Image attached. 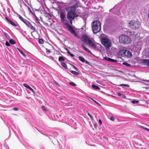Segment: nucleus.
<instances>
[{
  "instance_id": "nucleus-36",
  "label": "nucleus",
  "mask_w": 149,
  "mask_h": 149,
  "mask_svg": "<svg viewBox=\"0 0 149 149\" xmlns=\"http://www.w3.org/2000/svg\"><path fill=\"white\" fill-rule=\"evenodd\" d=\"M68 54L72 57H73L74 56V55L73 54L71 53L70 52H68Z\"/></svg>"
},
{
  "instance_id": "nucleus-5",
  "label": "nucleus",
  "mask_w": 149,
  "mask_h": 149,
  "mask_svg": "<svg viewBox=\"0 0 149 149\" xmlns=\"http://www.w3.org/2000/svg\"><path fill=\"white\" fill-rule=\"evenodd\" d=\"M129 24L130 28L133 29H138L141 25L139 21L134 20H131L129 22Z\"/></svg>"
},
{
  "instance_id": "nucleus-23",
  "label": "nucleus",
  "mask_w": 149,
  "mask_h": 149,
  "mask_svg": "<svg viewBox=\"0 0 149 149\" xmlns=\"http://www.w3.org/2000/svg\"><path fill=\"white\" fill-rule=\"evenodd\" d=\"M92 87L93 88L95 89H100V88L99 87L94 85H92Z\"/></svg>"
},
{
  "instance_id": "nucleus-54",
  "label": "nucleus",
  "mask_w": 149,
  "mask_h": 149,
  "mask_svg": "<svg viewBox=\"0 0 149 149\" xmlns=\"http://www.w3.org/2000/svg\"><path fill=\"white\" fill-rule=\"evenodd\" d=\"M140 127L141 128H142L143 129H144V128H145V127L142 126H140Z\"/></svg>"
},
{
  "instance_id": "nucleus-13",
  "label": "nucleus",
  "mask_w": 149,
  "mask_h": 149,
  "mask_svg": "<svg viewBox=\"0 0 149 149\" xmlns=\"http://www.w3.org/2000/svg\"><path fill=\"white\" fill-rule=\"evenodd\" d=\"M125 50L123 49L120 51L118 52L119 55H121L123 57H125Z\"/></svg>"
},
{
  "instance_id": "nucleus-44",
  "label": "nucleus",
  "mask_w": 149,
  "mask_h": 149,
  "mask_svg": "<svg viewBox=\"0 0 149 149\" xmlns=\"http://www.w3.org/2000/svg\"><path fill=\"white\" fill-rule=\"evenodd\" d=\"M13 109L14 111H18L19 110V109L17 108H14Z\"/></svg>"
},
{
  "instance_id": "nucleus-39",
  "label": "nucleus",
  "mask_w": 149,
  "mask_h": 149,
  "mask_svg": "<svg viewBox=\"0 0 149 149\" xmlns=\"http://www.w3.org/2000/svg\"><path fill=\"white\" fill-rule=\"evenodd\" d=\"M5 45L6 46H9L10 45V44H9V43L8 42V41L6 42Z\"/></svg>"
},
{
  "instance_id": "nucleus-17",
  "label": "nucleus",
  "mask_w": 149,
  "mask_h": 149,
  "mask_svg": "<svg viewBox=\"0 0 149 149\" xmlns=\"http://www.w3.org/2000/svg\"><path fill=\"white\" fill-rule=\"evenodd\" d=\"M79 60L82 62L83 63H84L85 62V58H83V57L81 56H79Z\"/></svg>"
},
{
  "instance_id": "nucleus-4",
  "label": "nucleus",
  "mask_w": 149,
  "mask_h": 149,
  "mask_svg": "<svg viewBox=\"0 0 149 149\" xmlns=\"http://www.w3.org/2000/svg\"><path fill=\"white\" fill-rule=\"evenodd\" d=\"M82 40L84 42L87 43L90 47L92 48H96L97 45L94 44L89 38L85 35H82Z\"/></svg>"
},
{
  "instance_id": "nucleus-2",
  "label": "nucleus",
  "mask_w": 149,
  "mask_h": 149,
  "mask_svg": "<svg viewBox=\"0 0 149 149\" xmlns=\"http://www.w3.org/2000/svg\"><path fill=\"white\" fill-rule=\"evenodd\" d=\"M92 29L94 33H96L99 32L101 29V23L99 21L95 20L92 22Z\"/></svg>"
},
{
  "instance_id": "nucleus-47",
  "label": "nucleus",
  "mask_w": 149,
  "mask_h": 149,
  "mask_svg": "<svg viewBox=\"0 0 149 149\" xmlns=\"http://www.w3.org/2000/svg\"><path fill=\"white\" fill-rule=\"evenodd\" d=\"M118 95L119 96H120L121 95V94L120 93H118Z\"/></svg>"
},
{
  "instance_id": "nucleus-41",
  "label": "nucleus",
  "mask_w": 149,
  "mask_h": 149,
  "mask_svg": "<svg viewBox=\"0 0 149 149\" xmlns=\"http://www.w3.org/2000/svg\"><path fill=\"white\" fill-rule=\"evenodd\" d=\"M28 9L29 10L32 14H33V12H32V11L31 9V8L29 7H28Z\"/></svg>"
},
{
  "instance_id": "nucleus-14",
  "label": "nucleus",
  "mask_w": 149,
  "mask_h": 149,
  "mask_svg": "<svg viewBox=\"0 0 149 149\" xmlns=\"http://www.w3.org/2000/svg\"><path fill=\"white\" fill-rule=\"evenodd\" d=\"M28 27L31 28V29L33 30V31H36V29L35 27L33 26L31 24V23H30L29 25L28 26Z\"/></svg>"
},
{
  "instance_id": "nucleus-10",
  "label": "nucleus",
  "mask_w": 149,
  "mask_h": 149,
  "mask_svg": "<svg viewBox=\"0 0 149 149\" xmlns=\"http://www.w3.org/2000/svg\"><path fill=\"white\" fill-rule=\"evenodd\" d=\"M5 18L12 25L15 26H17V25L16 24H15L13 21L9 19L7 17H5Z\"/></svg>"
},
{
  "instance_id": "nucleus-8",
  "label": "nucleus",
  "mask_w": 149,
  "mask_h": 149,
  "mask_svg": "<svg viewBox=\"0 0 149 149\" xmlns=\"http://www.w3.org/2000/svg\"><path fill=\"white\" fill-rule=\"evenodd\" d=\"M60 17L61 22L64 23L66 20L65 13L63 12H61L60 13Z\"/></svg>"
},
{
  "instance_id": "nucleus-46",
  "label": "nucleus",
  "mask_w": 149,
  "mask_h": 149,
  "mask_svg": "<svg viewBox=\"0 0 149 149\" xmlns=\"http://www.w3.org/2000/svg\"><path fill=\"white\" fill-rule=\"evenodd\" d=\"M88 114L91 118H93L92 116L89 113H88Z\"/></svg>"
},
{
  "instance_id": "nucleus-26",
  "label": "nucleus",
  "mask_w": 149,
  "mask_h": 149,
  "mask_svg": "<svg viewBox=\"0 0 149 149\" xmlns=\"http://www.w3.org/2000/svg\"><path fill=\"white\" fill-rule=\"evenodd\" d=\"M23 85L25 87H26V88H27L29 89H30V88L31 87L29 85H28L27 84H23Z\"/></svg>"
},
{
  "instance_id": "nucleus-37",
  "label": "nucleus",
  "mask_w": 149,
  "mask_h": 149,
  "mask_svg": "<svg viewBox=\"0 0 149 149\" xmlns=\"http://www.w3.org/2000/svg\"><path fill=\"white\" fill-rule=\"evenodd\" d=\"M110 119L111 120L113 121H114L115 120V118L113 116H111L110 117Z\"/></svg>"
},
{
  "instance_id": "nucleus-40",
  "label": "nucleus",
  "mask_w": 149,
  "mask_h": 149,
  "mask_svg": "<svg viewBox=\"0 0 149 149\" xmlns=\"http://www.w3.org/2000/svg\"><path fill=\"white\" fill-rule=\"evenodd\" d=\"M72 66H73V68L76 70V71H78V69H77V68L74 65H72Z\"/></svg>"
},
{
  "instance_id": "nucleus-3",
  "label": "nucleus",
  "mask_w": 149,
  "mask_h": 149,
  "mask_svg": "<svg viewBox=\"0 0 149 149\" xmlns=\"http://www.w3.org/2000/svg\"><path fill=\"white\" fill-rule=\"evenodd\" d=\"M119 41L124 45L130 44L132 41L131 38L125 35H122L119 36Z\"/></svg>"
},
{
  "instance_id": "nucleus-12",
  "label": "nucleus",
  "mask_w": 149,
  "mask_h": 149,
  "mask_svg": "<svg viewBox=\"0 0 149 149\" xmlns=\"http://www.w3.org/2000/svg\"><path fill=\"white\" fill-rule=\"evenodd\" d=\"M142 63L144 65L149 66V60L144 59L142 60Z\"/></svg>"
},
{
  "instance_id": "nucleus-35",
  "label": "nucleus",
  "mask_w": 149,
  "mask_h": 149,
  "mask_svg": "<svg viewBox=\"0 0 149 149\" xmlns=\"http://www.w3.org/2000/svg\"><path fill=\"white\" fill-rule=\"evenodd\" d=\"M47 15H48V16H49V17H50V18H49V17H48V20H49V22H50V18L51 17V15L49 14V13H47Z\"/></svg>"
},
{
  "instance_id": "nucleus-55",
  "label": "nucleus",
  "mask_w": 149,
  "mask_h": 149,
  "mask_svg": "<svg viewBox=\"0 0 149 149\" xmlns=\"http://www.w3.org/2000/svg\"><path fill=\"white\" fill-rule=\"evenodd\" d=\"M60 100H62V98H60Z\"/></svg>"
},
{
  "instance_id": "nucleus-11",
  "label": "nucleus",
  "mask_w": 149,
  "mask_h": 149,
  "mask_svg": "<svg viewBox=\"0 0 149 149\" xmlns=\"http://www.w3.org/2000/svg\"><path fill=\"white\" fill-rule=\"evenodd\" d=\"M103 59L107 61H110L113 62H115L117 61L115 60H114L113 59H111L109 57H104L103 58Z\"/></svg>"
},
{
  "instance_id": "nucleus-28",
  "label": "nucleus",
  "mask_w": 149,
  "mask_h": 149,
  "mask_svg": "<svg viewBox=\"0 0 149 149\" xmlns=\"http://www.w3.org/2000/svg\"><path fill=\"white\" fill-rule=\"evenodd\" d=\"M19 18L20 19V20H22V22H24V20H25V19H24L23 18V17L21 16H20V15H19Z\"/></svg>"
},
{
  "instance_id": "nucleus-53",
  "label": "nucleus",
  "mask_w": 149,
  "mask_h": 149,
  "mask_svg": "<svg viewBox=\"0 0 149 149\" xmlns=\"http://www.w3.org/2000/svg\"><path fill=\"white\" fill-rule=\"evenodd\" d=\"M17 49L19 51V52L21 51V50L20 49H19V48H17Z\"/></svg>"
},
{
  "instance_id": "nucleus-32",
  "label": "nucleus",
  "mask_w": 149,
  "mask_h": 149,
  "mask_svg": "<svg viewBox=\"0 0 149 149\" xmlns=\"http://www.w3.org/2000/svg\"><path fill=\"white\" fill-rule=\"evenodd\" d=\"M21 54L24 57H26V55L24 54V53L22 51L20 52Z\"/></svg>"
},
{
  "instance_id": "nucleus-24",
  "label": "nucleus",
  "mask_w": 149,
  "mask_h": 149,
  "mask_svg": "<svg viewBox=\"0 0 149 149\" xmlns=\"http://www.w3.org/2000/svg\"><path fill=\"white\" fill-rule=\"evenodd\" d=\"M61 65L65 68H67V65L64 62H62L61 63Z\"/></svg>"
},
{
  "instance_id": "nucleus-49",
  "label": "nucleus",
  "mask_w": 149,
  "mask_h": 149,
  "mask_svg": "<svg viewBox=\"0 0 149 149\" xmlns=\"http://www.w3.org/2000/svg\"><path fill=\"white\" fill-rule=\"evenodd\" d=\"M55 84L56 85H57V86H58V83L57 82H56V81H55Z\"/></svg>"
},
{
  "instance_id": "nucleus-19",
  "label": "nucleus",
  "mask_w": 149,
  "mask_h": 149,
  "mask_svg": "<svg viewBox=\"0 0 149 149\" xmlns=\"http://www.w3.org/2000/svg\"><path fill=\"white\" fill-rule=\"evenodd\" d=\"M41 108L42 110L46 112L48 111L47 108L44 106H42Z\"/></svg>"
},
{
  "instance_id": "nucleus-6",
  "label": "nucleus",
  "mask_w": 149,
  "mask_h": 149,
  "mask_svg": "<svg viewBox=\"0 0 149 149\" xmlns=\"http://www.w3.org/2000/svg\"><path fill=\"white\" fill-rule=\"evenodd\" d=\"M101 43L105 47L109 49L111 46V43L110 41L106 38L103 37L101 39Z\"/></svg>"
},
{
  "instance_id": "nucleus-43",
  "label": "nucleus",
  "mask_w": 149,
  "mask_h": 149,
  "mask_svg": "<svg viewBox=\"0 0 149 149\" xmlns=\"http://www.w3.org/2000/svg\"><path fill=\"white\" fill-rule=\"evenodd\" d=\"M99 123L100 124V125H101L102 124V120L100 119H99Z\"/></svg>"
},
{
  "instance_id": "nucleus-31",
  "label": "nucleus",
  "mask_w": 149,
  "mask_h": 149,
  "mask_svg": "<svg viewBox=\"0 0 149 149\" xmlns=\"http://www.w3.org/2000/svg\"><path fill=\"white\" fill-rule=\"evenodd\" d=\"M69 84L70 85H71L72 86H75L76 85L74 83L72 82H70Z\"/></svg>"
},
{
  "instance_id": "nucleus-27",
  "label": "nucleus",
  "mask_w": 149,
  "mask_h": 149,
  "mask_svg": "<svg viewBox=\"0 0 149 149\" xmlns=\"http://www.w3.org/2000/svg\"><path fill=\"white\" fill-rule=\"evenodd\" d=\"M123 65H125L126 66H131V65L129 64H128V63H126V62H124V63H123Z\"/></svg>"
},
{
  "instance_id": "nucleus-18",
  "label": "nucleus",
  "mask_w": 149,
  "mask_h": 149,
  "mask_svg": "<svg viewBox=\"0 0 149 149\" xmlns=\"http://www.w3.org/2000/svg\"><path fill=\"white\" fill-rule=\"evenodd\" d=\"M9 43L12 45L15 44L16 43L12 39H10L9 40Z\"/></svg>"
},
{
  "instance_id": "nucleus-1",
  "label": "nucleus",
  "mask_w": 149,
  "mask_h": 149,
  "mask_svg": "<svg viewBox=\"0 0 149 149\" xmlns=\"http://www.w3.org/2000/svg\"><path fill=\"white\" fill-rule=\"evenodd\" d=\"M78 7V4L77 3L74 5L68 7L66 9V10L67 12V19L71 25L72 24L73 20L78 17V15L76 13V10Z\"/></svg>"
},
{
  "instance_id": "nucleus-48",
  "label": "nucleus",
  "mask_w": 149,
  "mask_h": 149,
  "mask_svg": "<svg viewBox=\"0 0 149 149\" xmlns=\"http://www.w3.org/2000/svg\"><path fill=\"white\" fill-rule=\"evenodd\" d=\"M85 62L86 63V64H88L89 63V62H88V61H85Z\"/></svg>"
},
{
  "instance_id": "nucleus-51",
  "label": "nucleus",
  "mask_w": 149,
  "mask_h": 149,
  "mask_svg": "<svg viewBox=\"0 0 149 149\" xmlns=\"http://www.w3.org/2000/svg\"><path fill=\"white\" fill-rule=\"evenodd\" d=\"M97 126V124H94V126L95 127H96Z\"/></svg>"
},
{
  "instance_id": "nucleus-45",
  "label": "nucleus",
  "mask_w": 149,
  "mask_h": 149,
  "mask_svg": "<svg viewBox=\"0 0 149 149\" xmlns=\"http://www.w3.org/2000/svg\"><path fill=\"white\" fill-rule=\"evenodd\" d=\"M144 129L146 131H147L148 132H149V129H148L147 128L145 127V128H144Z\"/></svg>"
},
{
  "instance_id": "nucleus-50",
  "label": "nucleus",
  "mask_w": 149,
  "mask_h": 149,
  "mask_svg": "<svg viewBox=\"0 0 149 149\" xmlns=\"http://www.w3.org/2000/svg\"><path fill=\"white\" fill-rule=\"evenodd\" d=\"M122 97L123 98H125L126 97V96L125 95H122Z\"/></svg>"
},
{
  "instance_id": "nucleus-29",
  "label": "nucleus",
  "mask_w": 149,
  "mask_h": 149,
  "mask_svg": "<svg viewBox=\"0 0 149 149\" xmlns=\"http://www.w3.org/2000/svg\"><path fill=\"white\" fill-rule=\"evenodd\" d=\"M38 41H39V42L41 44H42L44 43V41H43V40L42 39H41V38L39 39Z\"/></svg>"
},
{
  "instance_id": "nucleus-56",
  "label": "nucleus",
  "mask_w": 149,
  "mask_h": 149,
  "mask_svg": "<svg viewBox=\"0 0 149 149\" xmlns=\"http://www.w3.org/2000/svg\"><path fill=\"white\" fill-rule=\"evenodd\" d=\"M148 81L149 82V80H148Z\"/></svg>"
},
{
  "instance_id": "nucleus-15",
  "label": "nucleus",
  "mask_w": 149,
  "mask_h": 149,
  "mask_svg": "<svg viewBox=\"0 0 149 149\" xmlns=\"http://www.w3.org/2000/svg\"><path fill=\"white\" fill-rule=\"evenodd\" d=\"M2 31L3 32V34H4L6 38L8 40H9L10 39L9 36L7 33L4 32L3 31Z\"/></svg>"
},
{
  "instance_id": "nucleus-25",
  "label": "nucleus",
  "mask_w": 149,
  "mask_h": 149,
  "mask_svg": "<svg viewBox=\"0 0 149 149\" xmlns=\"http://www.w3.org/2000/svg\"><path fill=\"white\" fill-rule=\"evenodd\" d=\"M90 98L96 104H97V105H98L99 106H100V104L98 103L96 101L92 99V98Z\"/></svg>"
},
{
  "instance_id": "nucleus-9",
  "label": "nucleus",
  "mask_w": 149,
  "mask_h": 149,
  "mask_svg": "<svg viewBox=\"0 0 149 149\" xmlns=\"http://www.w3.org/2000/svg\"><path fill=\"white\" fill-rule=\"evenodd\" d=\"M125 56L130 58L132 56V54L131 53L130 51L125 50Z\"/></svg>"
},
{
  "instance_id": "nucleus-20",
  "label": "nucleus",
  "mask_w": 149,
  "mask_h": 149,
  "mask_svg": "<svg viewBox=\"0 0 149 149\" xmlns=\"http://www.w3.org/2000/svg\"><path fill=\"white\" fill-rule=\"evenodd\" d=\"M71 72L72 73L75 74L76 75H77L79 74V72L73 70H71Z\"/></svg>"
},
{
  "instance_id": "nucleus-34",
  "label": "nucleus",
  "mask_w": 149,
  "mask_h": 149,
  "mask_svg": "<svg viewBox=\"0 0 149 149\" xmlns=\"http://www.w3.org/2000/svg\"><path fill=\"white\" fill-rule=\"evenodd\" d=\"M29 89L31 90L34 94H35L36 93L35 91L31 87L30 88V89Z\"/></svg>"
},
{
  "instance_id": "nucleus-7",
  "label": "nucleus",
  "mask_w": 149,
  "mask_h": 149,
  "mask_svg": "<svg viewBox=\"0 0 149 149\" xmlns=\"http://www.w3.org/2000/svg\"><path fill=\"white\" fill-rule=\"evenodd\" d=\"M67 28L70 32L75 36H77V34L71 26L68 23L66 24Z\"/></svg>"
},
{
  "instance_id": "nucleus-52",
  "label": "nucleus",
  "mask_w": 149,
  "mask_h": 149,
  "mask_svg": "<svg viewBox=\"0 0 149 149\" xmlns=\"http://www.w3.org/2000/svg\"><path fill=\"white\" fill-rule=\"evenodd\" d=\"M17 49L19 51V52L21 51V50L20 49H19V48H17Z\"/></svg>"
},
{
  "instance_id": "nucleus-30",
  "label": "nucleus",
  "mask_w": 149,
  "mask_h": 149,
  "mask_svg": "<svg viewBox=\"0 0 149 149\" xmlns=\"http://www.w3.org/2000/svg\"><path fill=\"white\" fill-rule=\"evenodd\" d=\"M120 86H125L128 87H129L130 86L128 84H121Z\"/></svg>"
},
{
  "instance_id": "nucleus-38",
  "label": "nucleus",
  "mask_w": 149,
  "mask_h": 149,
  "mask_svg": "<svg viewBox=\"0 0 149 149\" xmlns=\"http://www.w3.org/2000/svg\"><path fill=\"white\" fill-rule=\"evenodd\" d=\"M36 21L38 22V23H39V24H40V25H41L40 23V22H39V19L37 17H36Z\"/></svg>"
},
{
  "instance_id": "nucleus-33",
  "label": "nucleus",
  "mask_w": 149,
  "mask_h": 149,
  "mask_svg": "<svg viewBox=\"0 0 149 149\" xmlns=\"http://www.w3.org/2000/svg\"><path fill=\"white\" fill-rule=\"evenodd\" d=\"M138 101H136L135 100H132V103L133 104L138 103Z\"/></svg>"
},
{
  "instance_id": "nucleus-22",
  "label": "nucleus",
  "mask_w": 149,
  "mask_h": 149,
  "mask_svg": "<svg viewBox=\"0 0 149 149\" xmlns=\"http://www.w3.org/2000/svg\"><path fill=\"white\" fill-rule=\"evenodd\" d=\"M65 60V58L63 56H60L58 58L59 61H64Z\"/></svg>"
},
{
  "instance_id": "nucleus-16",
  "label": "nucleus",
  "mask_w": 149,
  "mask_h": 149,
  "mask_svg": "<svg viewBox=\"0 0 149 149\" xmlns=\"http://www.w3.org/2000/svg\"><path fill=\"white\" fill-rule=\"evenodd\" d=\"M82 47H83V48L84 49L85 51H86L88 52H91V51L90 50H89L87 48H86L85 46L84 45V44H82Z\"/></svg>"
},
{
  "instance_id": "nucleus-21",
  "label": "nucleus",
  "mask_w": 149,
  "mask_h": 149,
  "mask_svg": "<svg viewBox=\"0 0 149 149\" xmlns=\"http://www.w3.org/2000/svg\"><path fill=\"white\" fill-rule=\"evenodd\" d=\"M23 22L27 26H28L29 25V24L31 23L29 22L26 19H25Z\"/></svg>"
},
{
  "instance_id": "nucleus-42",
  "label": "nucleus",
  "mask_w": 149,
  "mask_h": 149,
  "mask_svg": "<svg viewBox=\"0 0 149 149\" xmlns=\"http://www.w3.org/2000/svg\"><path fill=\"white\" fill-rule=\"evenodd\" d=\"M64 49H65V50H66L67 51V53H68V52H70V51H69V50L66 47H64Z\"/></svg>"
}]
</instances>
